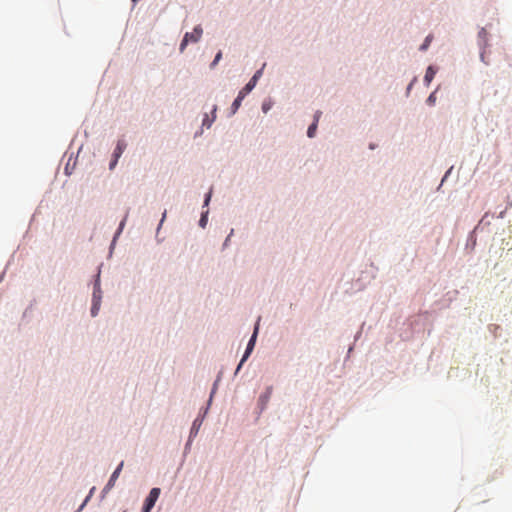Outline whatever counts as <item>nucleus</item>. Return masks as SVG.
<instances>
[{"instance_id": "obj_1", "label": "nucleus", "mask_w": 512, "mask_h": 512, "mask_svg": "<svg viewBox=\"0 0 512 512\" xmlns=\"http://www.w3.org/2000/svg\"><path fill=\"white\" fill-rule=\"evenodd\" d=\"M203 30L200 25L196 26L193 30V32H187L185 33L181 44H180V51L183 52L186 46L189 42H198L202 36Z\"/></svg>"}, {"instance_id": "obj_2", "label": "nucleus", "mask_w": 512, "mask_h": 512, "mask_svg": "<svg viewBox=\"0 0 512 512\" xmlns=\"http://www.w3.org/2000/svg\"><path fill=\"white\" fill-rule=\"evenodd\" d=\"M255 87V81H249L244 88H242L234 102L232 103V111L235 113L238 108L241 105L242 100L245 98V96L252 91V89Z\"/></svg>"}, {"instance_id": "obj_3", "label": "nucleus", "mask_w": 512, "mask_h": 512, "mask_svg": "<svg viewBox=\"0 0 512 512\" xmlns=\"http://www.w3.org/2000/svg\"><path fill=\"white\" fill-rule=\"evenodd\" d=\"M160 495V489L159 488H152L149 492V495L145 499L142 512H150L152 508L154 507L157 499Z\"/></svg>"}, {"instance_id": "obj_4", "label": "nucleus", "mask_w": 512, "mask_h": 512, "mask_svg": "<svg viewBox=\"0 0 512 512\" xmlns=\"http://www.w3.org/2000/svg\"><path fill=\"white\" fill-rule=\"evenodd\" d=\"M478 39H479V45L482 48V51L480 53V59L483 63L486 65H489V61L486 60V51L485 48L488 44V32L485 28H481V30L478 32Z\"/></svg>"}, {"instance_id": "obj_5", "label": "nucleus", "mask_w": 512, "mask_h": 512, "mask_svg": "<svg viewBox=\"0 0 512 512\" xmlns=\"http://www.w3.org/2000/svg\"><path fill=\"white\" fill-rule=\"evenodd\" d=\"M257 333H258V325L255 327L254 329V332H253V335L252 337L250 338L248 344H247V348H246V351L237 367V371L241 368L242 364L247 360V358L249 357V355L251 354V352L253 351L254 349V346H255V341H256V337H257Z\"/></svg>"}, {"instance_id": "obj_6", "label": "nucleus", "mask_w": 512, "mask_h": 512, "mask_svg": "<svg viewBox=\"0 0 512 512\" xmlns=\"http://www.w3.org/2000/svg\"><path fill=\"white\" fill-rule=\"evenodd\" d=\"M123 465H124V463L121 462L118 465V467L115 469V471L112 473L108 483L106 484V486H105V488L103 490L104 492L109 491L115 485V482L118 479V477L120 475V472L122 471Z\"/></svg>"}, {"instance_id": "obj_7", "label": "nucleus", "mask_w": 512, "mask_h": 512, "mask_svg": "<svg viewBox=\"0 0 512 512\" xmlns=\"http://www.w3.org/2000/svg\"><path fill=\"white\" fill-rule=\"evenodd\" d=\"M125 149H126L125 141L124 140H119L117 142L116 148L114 150L113 157L119 159L121 157V155L123 154Z\"/></svg>"}, {"instance_id": "obj_8", "label": "nucleus", "mask_w": 512, "mask_h": 512, "mask_svg": "<svg viewBox=\"0 0 512 512\" xmlns=\"http://www.w3.org/2000/svg\"><path fill=\"white\" fill-rule=\"evenodd\" d=\"M436 74V71L434 70V68L432 66H429L426 70V73H425V76H424V81L429 84L434 76Z\"/></svg>"}, {"instance_id": "obj_9", "label": "nucleus", "mask_w": 512, "mask_h": 512, "mask_svg": "<svg viewBox=\"0 0 512 512\" xmlns=\"http://www.w3.org/2000/svg\"><path fill=\"white\" fill-rule=\"evenodd\" d=\"M317 123L316 122H313L309 127H308V130H307V136L309 138H313L316 134V130H317Z\"/></svg>"}, {"instance_id": "obj_10", "label": "nucleus", "mask_w": 512, "mask_h": 512, "mask_svg": "<svg viewBox=\"0 0 512 512\" xmlns=\"http://www.w3.org/2000/svg\"><path fill=\"white\" fill-rule=\"evenodd\" d=\"M99 311V299L96 300V293L94 292V303L91 308L92 316H96Z\"/></svg>"}, {"instance_id": "obj_11", "label": "nucleus", "mask_w": 512, "mask_h": 512, "mask_svg": "<svg viewBox=\"0 0 512 512\" xmlns=\"http://www.w3.org/2000/svg\"><path fill=\"white\" fill-rule=\"evenodd\" d=\"M431 41H432V35H428L425 38L424 43L420 46V50L425 51L429 47Z\"/></svg>"}, {"instance_id": "obj_12", "label": "nucleus", "mask_w": 512, "mask_h": 512, "mask_svg": "<svg viewBox=\"0 0 512 512\" xmlns=\"http://www.w3.org/2000/svg\"><path fill=\"white\" fill-rule=\"evenodd\" d=\"M221 58H222V52H221V51H219V52L216 54V56H215V58H214L213 62L211 63V68H214V67L218 64V62L221 60Z\"/></svg>"}, {"instance_id": "obj_13", "label": "nucleus", "mask_w": 512, "mask_h": 512, "mask_svg": "<svg viewBox=\"0 0 512 512\" xmlns=\"http://www.w3.org/2000/svg\"><path fill=\"white\" fill-rule=\"evenodd\" d=\"M435 101H436L435 93H431V94L429 95V97L427 98V103H428L429 105H433V104L435 103Z\"/></svg>"}, {"instance_id": "obj_14", "label": "nucleus", "mask_w": 512, "mask_h": 512, "mask_svg": "<svg viewBox=\"0 0 512 512\" xmlns=\"http://www.w3.org/2000/svg\"><path fill=\"white\" fill-rule=\"evenodd\" d=\"M261 75V71H257L254 76L249 80V81H255V84L257 83V80L259 78V76Z\"/></svg>"}, {"instance_id": "obj_15", "label": "nucleus", "mask_w": 512, "mask_h": 512, "mask_svg": "<svg viewBox=\"0 0 512 512\" xmlns=\"http://www.w3.org/2000/svg\"><path fill=\"white\" fill-rule=\"evenodd\" d=\"M321 114H322L321 111H317L315 113V115H314V121L313 122H316L318 124V121H319V119L321 117Z\"/></svg>"}, {"instance_id": "obj_16", "label": "nucleus", "mask_w": 512, "mask_h": 512, "mask_svg": "<svg viewBox=\"0 0 512 512\" xmlns=\"http://www.w3.org/2000/svg\"><path fill=\"white\" fill-rule=\"evenodd\" d=\"M206 222H207L206 215H202V217H201V219H200V225H201L202 227H205Z\"/></svg>"}, {"instance_id": "obj_17", "label": "nucleus", "mask_w": 512, "mask_h": 512, "mask_svg": "<svg viewBox=\"0 0 512 512\" xmlns=\"http://www.w3.org/2000/svg\"><path fill=\"white\" fill-rule=\"evenodd\" d=\"M270 107H271V106H270V104H268V103H263V105H262V110H263L264 112H267V111L270 109Z\"/></svg>"}, {"instance_id": "obj_18", "label": "nucleus", "mask_w": 512, "mask_h": 512, "mask_svg": "<svg viewBox=\"0 0 512 512\" xmlns=\"http://www.w3.org/2000/svg\"><path fill=\"white\" fill-rule=\"evenodd\" d=\"M118 162V158H115L110 163V169H113Z\"/></svg>"}, {"instance_id": "obj_19", "label": "nucleus", "mask_w": 512, "mask_h": 512, "mask_svg": "<svg viewBox=\"0 0 512 512\" xmlns=\"http://www.w3.org/2000/svg\"><path fill=\"white\" fill-rule=\"evenodd\" d=\"M270 393H271V389H269L267 391V394L265 396H262L261 399L264 401H267L269 399Z\"/></svg>"}, {"instance_id": "obj_20", "label": "nucleus", "mask_w": 512, "mask_h": 512, "mask_svg": "<svg viewBox=\"0 0 512 512\" xmlns=\"http://www.w3.org/2000/svg\"><path fill=\"white\" fill-rule=\"evenodd\" d=\"M210 198H211V192H209L206 196V199H205V205H208L209 201H210Z\"/></svg>"}, {"instance_id": "obj_21", "label": "nucleus", "mask_w": 512, "mask_h": 512, "mask_svg": "<svg viewBox=\"0 0 512 512\" xmlns=\"http://www.w3.org/2000/svg\"><path fill=\"white\" fill-rule=\"evenodd\" d=\"M196 424H197V421H194V423H193V427H192V431H191V432H193L194 430H196V431H197V425H196Z\"/></svg>"}, {"instance_id": "obj_22", "label": "nucleus", "mask_w": 512, "mask_h": 512, "mask_svg": "<svg viewBox=\"0 0 512 512\" xmlns=\"http://www.w3.org/2000/svg\"><path fill=\"white\" fill-rule=\"evenodd\" d=\"M504 58H505V60L509 61V57L506 54H504ZM508 66L511 67V63L510 62H508Z\"/></svg>"}, {"instance_id": "obj_23", "label": "nucleus", "mask_w": 512, "mask_h": 512, "mask_svg": "<svg viewBox=\"0 0 512 512\" xmlns=\"http://www.w3.org/2000/svg\"><path fill=\"white\" fill-rule=\"evenodd\" d=\"M88 499H89V497H87V498L85 499V501H84V502H83V504L81 505L80 509H82V508L84 507V505H86V503H87Z\"/></svg>"}, {"instance_id": "obj_24", "label": "nucleus", "mask_w": 512, "mask_h": 512, "mask_svg": "<svg viewBox=\"0 0 512 512\" xmlns=\"http://www.w3.org/2000/svg\"><path fill=\"white\" fill-rule=\"evenodd\" d=\"M165 217H166V211L163 213L161 222L164 220Z\"/></svg>"}, {"instance_id": "obj_25", "label": "nucleus", "mask_w": 512, "mask_h": 512, "mask_svg": "<svg viewBox=\"0 0 512 512\" xmlns=\"http://www.w3.org/2000/svg\"><path fill=\"white\" fill-rule=\"evenodd\" d=\"M133 2H136L137 0H132Z\"/></svg>"}]
</instances>
